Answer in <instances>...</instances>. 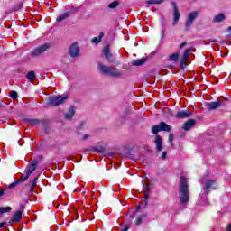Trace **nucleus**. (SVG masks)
I'll use <instances>...</instances> for the list:
<instances>
[{"label": "nucleus", "mask_w": 231, "mask_h": 231, "mask_svg": "<svg viewBox=\"0 0 231 231\" xmlns=\"http://www.w3.org/2000/svg\"><path fill=\"white\" fill-rule=\"evenodd\" d=\"M70 13L69 12H66L61 14L60 16L57 17V21L59 23L64 21V19H68L69 17Z\"/></svg>", "instance_id": "nucleus-21"}, {"label": "nucleus", "mask_w": 231, "mask_h": 231, "mask_svg": "<svg viewBox=\"0 0 231 231\" xmlns=\"http://www.w3.org/2000/svg\"><path fill=\"white\" fill-rule=\"evenodd\" d=\"M190 51H192L191 48H188L185 50L182 59L180 60V64L181 66L186 65L187 64V60H189V56L190 55Z\"/></svg>", "instance_id": "nucleus-14"}, {"label": "nucleus", "mask_w": 231, "mask_h": 231, "mask_svg": "<svg viewBox=\"0 0 231 231\" xmlns=\"http://www.w3.org/2000/svg\"><path fill=\"white\" fill-rule=\"evenodd\" d=\"M185 46H187V42H182L180 45V48H185Z\"/></svg>", "instance_id": "nucleus-39"}, {"label": "nucleus", "mask_w": 231, "mask_h": 231, "mask_svg": "<svg viewBox=\"0 0 231 231\" xmlns=\"http://www.w3.org/2000/svg\"><path fill=\"white\" fill-rule=\"evenodd\" d=\"M24 211V205L21 204L20 208L14 214L10 223H19L23 219V212Z\"/></svg>", "instance_id": "nucleus-7"}, {"label": "nucleus", "mask_w": 231, "mask_h": 231, "mask_svg": "<svg viewBox=\"0 0 231 231\" xmlns=\"http://www.w3.org/2000/svg\"><path fill=\"white\" fill-rule=\"evenodd\" d=\"M10 97L13 98V100H16V98L19 97L15 91H11L10 92Z\"/></svg>", "instance_id": "nucleus-32"}, {"label": "nucleus", "mask_w": 231, "mask_h": 231, "mask_svg": "<svg viewBox=\"0 0 231 231\" xmlns=\"http://www.w3.org/2000/svg\"><path fill=\"white\" fill-rule=\"evenodd\" d=\"M145 215H142L141 217H137L135 220V225H141L142 221H143Z\"/></svg>", "instance_id": "nucleus-31"}, {"label": "nucleus", "mask_w": 231, "mask_h": 231, "mask_svg": "<svg viewBox=\"0 0 231 231\" xmlns=\"http://www.w3.org/2000/svg\"><path fill=\"white\" fill-rule=\"evenodd\" d=\"M97 68L103 75H109L110 77L118 78L122 77V71L113 67L106 66L102 63H98Z\"/></svg>", "instance_id": "nucleus-3"}, {"label": "nucleus", "mask_w": 231, "mask_h": 231, "mask_svg": "<svg viewBox=\"0 0 231 231\" xmlns=\"http://www.w3.org/2000/svg\"><path fill=\"white\" fill-rule=\"evenodd\" d=\"M75 116V106H71L65 114L66 120H71Z\"/></svg>", "instance_id": "nucleus-18"}, {"label": "nucleus", "mask_w": 231, "mask_h": 231, "mask_svg": "<svg viewBox=\"0 0 231 231\" xmlns=\"http://www.w3.org/2000/svg\"><path fill=\"white\" fill-rule=\"evenodd\" d=\"M5 225H6V222H2V223H0V228H4V227H5Z\"/></svg>", "instance_id": "nucleus-41"}, {"label": "nucleus", "mask_w": 231, "mask_h": 231, "mask_svg": "<svg viewBox=\"0 0 231 231\" xmlns=\"http://www.w3.org/2000/svg\"><path fill=\"white\" fill-rule=\"evenodd\" d=\"M26 122L29 124V125L32 126L39 125V124H41V120L32 118L27 119Z\"/></svg>", "instance_id": "nucleus-23"}, {"label": "nucleus", "mask_w": 231, "mask_h": 231, "mask_svg": "<svg viewBox=\"0 0 231 231\" xmlns=\"http://www.w3.org/2000/svg\"><path fill=\"white\" fill-rule=\"evenodd\" d=\"M171 5L173 6V26H176L180 21V17H181V14H180V10L176 5V2H172Z\"/></svg>", "instance_id": "nucleus-9"}, {"label": "nucleus", "mask_w": 231, "mask_h": 231, "mask_svg": "<svg viewBox=\"0 0 231 231\" xmlns=\"http://www.w3.org/2000/svg\"><path fill=\"white\" fill-rule=\"evenodd\" d=\"M168 140H169L170 143L172 145V141L174 140V135H172V134H170Z\"/></svg>", "instance_id": "nucleus-35"}, {"label": "nucleus", "mask_w": 231, "mask_h": 231, "mask_svg": "<svg viewBox=\"0 0 231 231\" xmlns=\"http://www.w3.org/2000/svg\"><path fill=\"white\" fill-rule=\"evenodd\" d=\"M196 125V121L194 119H189L187 122L184 123L182 129L184 131H190L192 127Z\"/></svg>", "instance_id": "nucleus-15"}, {"label": "nucleus", "mask_w": 231, "mask_h": 231, "mask_svg": "<svg viewBox=\"0 0 231 231\" xmlns=\"http://www.w3.org/2000/svg\"><path fill=\"white\" fill-rule=\"evenodd\" d=\"M198 15H199V12H198V11H193L188 14L186 21H185V30L187 32H189V30H190V28L192 27V24H194V21H196V19H198Z\"/></svg>", "instance_id": "nucleus-4"}, {"label": "nucleus", "mask_w": 231, "mask_h": 231, "mask_svg": "<svg viewBox=\"0 0 231 231\" xmlns=\"http://www.w3.org/2000/svg\"><path fill=\"white\" fill-rule=\"evenodd\" d=\"M28 178H30V176H28V173H25V176L23 175L20 179L16 180L18 181V183H24V181H26Z\"/></svg>", "instance_id": "nucleus-29"}, {"label": "nucleus", "mask_w": 231, "mask_h": 231, "mask_svg": "<svg viewBox=\"0 0 231 231\" xmlns=\"http://www.w3.org/2000/svg\"><path fill=\"white\" fill-rule=\"evenodd\" d=\"M8 212H12V207L7 206V207H1L0 208V214H6Z\"/></svg>", "instance_id": "nucleus-25"}, {"label": "nucleus", "mask_w": 231, "mask_h": 231, "mask_svg": "<svg viewBox=\"0 0 231 231\" xmlns=\"http://www.w3.org/2000/svg\"><path fill=\"white\" fill-rule=\"evenodd\" d=\"M207 204V200H205L204 202H203V205H206Z\"/></svg>", "instance_id": "nucleus-46"}, {"label": "nucleus", "mask_w": 231, "mask_h": 231, "mask_svg": "<svg viewBox=\"0 0 231 231\" xmlns=\"http://www.w3.org/2000/svg\"><path fill=\"white\" fill-rule=\"evenodd\" d=\"M10 196V194L8 193V191H6V189H0V198L1 196Z\"/></svg>", "instance_id": "nucleus-33"}, {"label": "nucleus", "mask_w": 231, "mask_h": 231, "mask_svg": "<svg viewBox=\"0 0 231 231\" xmlns=\"http://www.w3.org/2000/svg\"><path fill=\"white\" fill-rule=\"evenodd\" d=\"M146 60H147V59L142 58V59L133 60L132 64H133V66H142V65L145 64Z\"/></svg>", "instance_id": "nucleus-19"}, {"label": "nucleus", "mask_w": 231, "mask_h": 231, "mask_svg": "<svg viewBox=\"0 0 231 231\" xmlns=\"http://www.w3.org/2000/svg\"><path fill=\"white\" fill-rule=\"evenodd\" d=\"M49 48L50 46H48V44L41 45L32 51V57H39L40 55H42V53H44V51H46Z\"/></svg>", "instance_id": "nucleus-8"}, {"label": "nucleus", "mask_w": 231, "mask_h": 231, "mask_svg": "<svg viewBox=\"0 0 231 231\" xmlns=\"http://www.w3.org/2000/svg\"><path fill=\"white\" fill-rule=\"evenodd\" d=\"M96 152H99V153L104 152V148H102V147L97 148V149H96Z\"/></svg>", "instance_id": "nucleus-37"}, {"label": "nucleus", "mask_w": 231, "mask_h": 231, "mask_svg": "<svg viewBox=\"0 0 231 231\" xmlns=\"http://www.w3.org/2000/svg\"><path fill=\"white\" fill-rule=\"evenodd\" d=\"M161 131L171 133V125H167L165 122H161L158 125L152 127V133L153 134H158Z\"/></svg>", "instance_id": "nucleus-5"}, {"label": "nucleus", "mask_w": 231, "mask_h": 231, "mask_svg": "<svg viewBox=\"0 0 231 231\" xmlns=\"http://www.w3.org/2000/svg\"><path fill=\"white\" fill-rule=\"evenodd\" d=\"M68 100V96H55L49 98V106H60V104H64V101Z\"/></svg>", "instance_id": "nucleus-6"}, {"label": "nucleus", "mask_w": 231, "mask_h": 231, "mask_svg": "<svg viewBox=\"0 0 231 231\" xmlns=\"http://www.w3.org/2000/svg\"><path fill=\"white\" fill-rule=\"evenodd\" d=\"M70 57H77L79 55V45L77 43H73L69 51Z\"/></svg>", "instance_id": "nucleus-16"}, {"label": "nucleus", "mask_w": 231, "mask_h": 231, "mask_svg": "<svg viewBox=\"0 0 231 231\" xmlns=\"http://www.w3.org/2000/svg\"><path fill=\"white\" fill-rule=\"evenodd\" d=\"M118 5H120V3L118 1H114L108 5V8H111V9L116 8V6H118Z\"/></svg>", "instance_id": "nucleus-30"}, {"label": "nucleus", "mask_w": 231, "mask_h": 231, "mask_svg": "<svg viewBox=\"0 0 231 231\" xmlns=\"http://www.w3.org/2000/svg\"><path fill=\"white\" fill-rule=\"evenodd\" d=\"M18 185H19V182L15 180L14 182L6 186L5 192H7V194H8L10 192V190L15 189V187H17Z\"/></svg>", "instance_id": "nucleus-20"}, {"label": "nucleus", "mask_w": 231, "mask_h": 231, "mask_svg": "<svg viewBox=\"0 0 231 231\" xmlns=\"http://www.w3.org/2000/svg\"><path fill=\"white\" fill-rule=\"evenodd\" d=\"M88 138H89V135H88V134H85V135L83 136V140H88Z\"/></svg>", "instance_id": "nucleus-43"}, {"label": "nucleus", "mask_w": 231, "mask_h": 231, "mask_svg": "<svg viewBox=\"0 0 231 231\" xmlns=\"http://www.w3.org/2000/svg\"><path fill=\"white\" fill-rule=\"evenodd\" d=\"M162 160H165V158H167V152H162Z\"/></svg>", "instance_id": "nucleus-38"}, {"label": "nucleus", "mask_w": 231, "mask_h": 231, "mask_svg": "<svg viewBox=\"0 0 231 231\" xmlns=\"http://www.w3.org/2000/svg\"><path fill=\"white\" fill-rule=\"evenodd\" d=\"M27 79L28 80H30V82H32V80L35 79V72L34 71H29L27 73Z\"/></svg>", "instance_id": "nucleus-28"}, {"label": "nucleus", "mask_w": 231, "mask_h": 231, "mask_svg": "<svg viewBox=\"0 0 231 231\" xmlns=\"http://www.w3.org/2000/svg\"><path fill=\"white\" fill-rule=\"evenodd\" d=\"M129 230V226H125V227L121 228L120 231H127Z\"/></svg>", "instance_id": "nucleus-40"}, {"label": "nucleus", "mask_w": 231, "mask_h": 231, "mask_svg": "<svg viewBox=\"0 0 231 231\" xmlns=\"http://www.w3.org/2000/svg\"><path fill=\"white\" fill-rule=\"evenodd\" d=\"M178 59H180V54L178 53H173L170 56V60H171V62H178Z\"/></svg>", "instance_id": "nucleus-27"}, {"label": "nucleus", "mask_w": 231, "mask_h": 231, "mask_svg": "<svg viewBox=\"0 0 231 231\" xmlns=\"http://www.w3.org/2000/svg\"><path fill=\"white\" fill-rule=\"evenodd\" d=\"M206 107L208 111H214V109H217V107H221V101L217 100L214 102L206 103Z\"/></svg>", "instance_id": "nucleus-12"}, {"label": "nucleus", "mask_w": 231, "mask_h": 231, "mask_svg": "<svg viewBox=\"0 0 231 231\" xmlns=\"http://www.w3.org/2000/svg\"><path fill=\"white\" fill-rule=\"evenodd\" d=\"M143 187H145V184H144V183H143Z\"/></svg>", "instance_id": "nucleus-47"}, {"label": "nucleus", "mask_w": 231, "mask_h": 231, "mask_svg": "<svg viewBox=\"0 0 231 231\" xmlns=\"http://www.w3.org/2000/svg\"><path fill=\"white\" fill-rule=\"evenodd\" d=\"M102 37H104V32H100L98 37H94L91 40V42H93V44H98V42H100V41H102Z\"/></svg>", "instance_id": "nucleus-24"}, {"label": "nucleus", "mask_w": 231, "mask_h": 231, "mask_svg": "<svg viewBox=\"0 0 231 231\" xmlns=\"http://www.w3.org/2000/svg\"><path fill=\"white\" fill-rule=\"evenodd\" d=\"M165 0H148L146 5H162Z\"/></svg>", "instance_id": "nucleus-26"}, {"label": "nucleus", "mask_w": 231, "mask_h": 231, "mask_svg": "<svg viewBox=\"0 0 231 231\" xmlns=\"http://www.w3.org/2000/svg\"><path fill=\"white\" fill-rule=\"evenodd\" d=\"M34 189H35V180L32 181V185L30 188L29 194H33Z\"/></svg>", "instance_id": "nucleus-34"}, {"label": "nucleus", "mask_w": 231, "mask_h": 231, "mask_svg": "<svg viewBox=\"0 0 231 231\" xmlns=\"http://www.w3.org/2000/svg\"><path fill=\"white\" fill-rule=\"evenodd\" d=\"M70 12L71 14H75V12H79V7H71Z\"/></svg>", "instance_id": "nucleus-36"}, {"label": "nucleus", "mask_w": 231, "mask_h": 231, "mask_svg": "<svg viewBox=\"0 0 231 231\" xmlns=\"http://www.w3.org/2000/svg\"><path fill=\"white\" fill-rule=\"evenodd\" d=\"M38 165H39V162L35 160L32 161V163H31V165L29 166V169L26 171L27 177L32 175V173L35 171V169H37Z\"/></svg>", "instance_id": "nucleus-17"}, {"label": "nucleus", "mask_w": 231, "mask_h": 231, "mask_svg": "<svg viewBox=\"0 0 231 231\" xmlns=\"http://www.w3.org/2000/svg\"><path fill=\"white\" fill-rule=\"evenodd\" d=\"M190 116H192V111L190 110H180L176 114V118H180V119L190 118Z\"/></svg>", "instance_id": "nucleus-10"}, {"label": "nucleus", "mask_w": 231, "mask_h": 231, "mask_svg": "<svg viewBox=\"0 0 231 231\" xmlns=\"http://www.w3.org/2000/svg\"><path fill=\"white\" fill-rule=\"evenodd\" d=\"M179 196L180 199V206L181 207H187L189 203V184L187 178L180 177V190H179Z\"/></svg>", "instance_id": "nucleus-1"}, {"label": "nucleus", "mask_w": 231, "mask_h": 231, "mask_svg": "<svg viewBox=\"0 0 231 231\" xmlns=\"http://www.w3.org/2000/svg\"><path fill=\"white\" fill-rule=\"evenodd\" d=\"M211 42H217V40H211Z\"/></svg>", "instance_id": "nucleus-44"}, {"label": "nucleus", "mask_w": 231, "mask_h": 231, "mask_svg": "<svg viewBox=\"0 0 231 231\" xmlns=\"http://www.w3.org/2000/svg\"><path fill=\"white\" fill-rule=\"evenodd\" d=\"M147 199H149V195H146V196H145V199H144V203H145V205H147Z\"/></svg>", "instance_id": "nucleus-42"}, {"label": "nucleus", "mask_w": 231, "mask_h": 231, "mask_svg": "<svg viewBox=\"0 0 231 231\" xmlns=\"http://www.w3.org/2000/svg\"><path fill=\"white\" fill-rule=\"evenodd\" d=\"M228 31L231 32V26L228 27Z\"/></svg>", "instance_id": "nucleus-45"}, {"label": "nucleus", "mask_w": 231, "mask_h": 231, "mask_svg": "<svg viewBox=\"0 0 231 231\" xmlns=\"http://www.w3.org/2000/svg\"><path fill=\"white\" fill-rule=\"evenodd\" d=\"M155 147H156V151H158V152H161V151H163V139H162V136L157 135L155 136Z\"/></svg>", "instance_id": "nucleus-11"}, {"label": "nucleus", "mask_w": 231, "mask_h": 231, "mask_svg": "<svg viewBox=\"0 0 231 231\" xmlns=\"http://www.w3.org/2000/svg\"><path fill=\"white\" fill-rule=\"evenodd\" d=\"M201 183L202 185H204V193L200 195V199H203V197L205 196H208V194H210V190H216V189H217V181H216V180L208 178V176H204L201 179Z\"/></svg>", "instance_id": "nucleus-2"}, {"label": "nucleus", "mask_w": 231, "mask_h": 231, "mask_svg": "<svg viewBox=\"0 0 231 231\" xmlns=\"http://www.w3.org/2000/svg\"><path fill=\"white\" fill-rule=\"evenodd\" d=\"M103 55L105 56V59L108 60V62H113V54L111 53V50L108 46L103 49Z\"/></svg>", "instance_id": "nucleus-13"}, {"label": "nucleus", "mask_w": 231, "mask_h": 231, "mask_svg": "<svg viewBox=\"0 0 231 231\" xmlns=\"http://www.w3.org/2000/svg\"><path fill=\"white\" fill-rule=\"evenodd\" d=\"M226 17L224 14H219L216 15L213 19V23H221V21H225Z\"/></svg>", "instance_id": "nucleus-22"}]
</instances>
